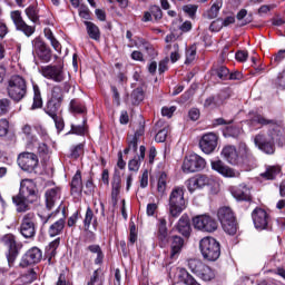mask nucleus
<instances>
[{
    "label": "nucleus",
    "instance_id": "nucleus-1",
    "mask_svg": "<svg viewBox=\"0 0 285 285\" xmlns=\"http://www.w3.org/2000/svg\"><path fill=\"white\" fill-rule=\"evenodd\" d=\"M253 126L258 124L259 126H269L268 134L272 137L274 144H278L279 146H284L285 144V126L278 124L275 120L266 119L264 116L256 114L250 119Z\"/></svg>",
    "mask_w": 285,
    "mask_h": 285
},
{
    "label": "nucleus",
    "instance_id": "nucleus-2",
    "mask_svg": "<svg viewBox=\"0 0 285 285\" xmlns=\"http://www.w3.org/2000/svg\"><path fill=\"white\" fill-rule=\"evenodd\" d=\"M199 250L207 262H217L222 255V245L214 237H204L199 242Z\"/></svg>",
    "mask_w": 285,
    "mask_h": 285
},
{
    "label": "nucleus",
    "instance_id": "nucleus-3",
    "mask_svg": "<svg viewBox=\"0 0 285 285\" xmlns=\"http://www.w3.org/2000/svg\"><path fill=\"white\" fill-rule=\"evenodd\" d=\"M8 97L13 101H21L28 92V85H26V79L21 76H12L8 81L7 87Z\"/></svg>",
    "mask_w": 285,
    "mask_h": 285
},
{
    "label": "nucleus",
    "instance_id": "nucleus-4",
    "mask_svg": "<svg viewBox=\"0 0 285 285\" xmlns=\"http://www.w3.org/2000/svg\"><path fill=\"white\" fill-rule=\"evenodd\" d=\"M217 217L222 224L223 230H225L227 235H235L237 233V219L230 207H220L217 212Z\"/></svg>",
    "mask_w": 285,
    "mask_h": 285
},
{
    "label": "nucleus",
    "instance_id": "nucleus-5",
    "mask_svg": "<svg viewBox=\"0 0 285 285\" xmlns=\"http://www.w3.org/2000/svg\"><path fill=\"white\" fill-rule=\"evenodd\" d=\"M186 209V199H184V189L176 187L169 195V215L177 218Z\"/></svg>",
    "mask_w": 285,
    "mask_h": 285
},
{
    "label": "nucleus",
    "instance_id": "nucleus-6",
    "mask_svg": "<svg viewBox=\"0 0 285 285\" xmlns=\"http://www.w3.org/2000/svg\"><path fill=\"white\" fill-rule=\"evenodd\" d=\"M63 101V90L59 86H55L51 90V98L47 102L45 112L49 117H57L59 115V108Z\"/></svg>",
    "mask_w": 285,
    "mask_h": 285
},
{
    "label": "nucleus",
    "instance_id": "nucleus-7",
    "mask_svg": "<svg viewBox=\"0 0 285 285\" xmlns=\"http://www.w3.org/2000/svg\"><path fill=\"white\" fill-rule=\"evenodd\" d=\"M181 168L184 173H199L206 168V160L197 154H191L185 157Z\"/></svg>",
    "mask_w": 285,
    "mask_h": 285
},
{
    "label": "nucleus",
    "instance_id": "nucleus-8",
    "mask_svg": "<svg viewBox=\"0 0 285 285\" xmlns=\"http://www.w3.org/2000/svg\"><path fill=\"white\" fill-rule=\"evenodd\" d=\"M193 226L203 233H215L218 228L217 220L208 215H200L193 218Z\"/></svg>",
    "mask_w": 285,
    "mask_h": 285
},
{
    "label": "nucleus",
    "instance_id": "nucleus-9",
    "mask_svg": "<svg viewBox=\"0 0 285 285\" xmlns=\"http://www.w3.org/2000/svg\"><path fill=\"white\" fill-rule=\"evenodd\" d=\"M254 144L257 146L258 150L265 153V155H273L275 153V140L267 131V134H257L254 137Z\"/></svg>",
    "mask_w": 285,
    "mask_h": 285
},
{
    "label": "nucleus",
    "instance_id": "nucleus-10",
    "mask_svg": "<svg viewBox=\"0 0 285 285\" xmlns=\"http://www.w3.org/2000/svg\"><path fill=\"white\" fill-rule=\"evenodd\" d=\"M1 243L8 248L7 259L9 266H13L17 257H19V245H17V239L14 238V235H4L1 238Z\"/></svg>",
    "mask_w": 285,
    "mask_h": 285
},
{
    "label": "nucleus",
    "instance_id": "nucleus-11",
    "mask_svg": "<svg viewBox=\"0 0 285 285\" xmlns=\"http://www.w3.org/2000/svg\"><path fill=\"white\" fill-rule=\"evenodd\" d=\"M18 166L26 173H32L39 166V157L35 153H21L18 156Z\"/></svg>",
    "mask_w": 285,
    "mask_h": 285
},
{
    "label": "nucleus",
    "instance_id": "nucleus-12",
    "mask_svg": "<svg viewBox=\"0 0 285 285\" xmlns=\"http://www.w3.org/2000/svg\"><path fill=\"white\" fill-rule=\"evenodd\" d=\"M217 141H219V137H217L215 132L205 134L199 140V148L205 155H210L212 153H215Z\"/></svg>",
    "mask_w": 285,
    "mask_h": 285
},
{
    "label": "nucleus",
    "instance_id": "nucleus-13",
    "mask_svg": "<svg viewBox=\"0 0 285 285\" xmlns=\"http://www.w3.org/2000/svg\"><path fill=\"white\" fill-rule=\"evenodd\" d=\"M252 218L254 222L255 228L257 230H266L268 228V222H271V216H268V213L266 210L257 207L252 213Z\"/></svg>",
    "mask_w": 285,
    "mask_h": 285
},
{
    "label": "nucleus",
    "instance_id": "nucleus-14",
    "mask_svg": "<svg viewBox=\"0 0 285 285\" xmlns=\"http://www.w3.org/2000/svg\"><path fill=\"white\" fill-rule=\"evenodd\" d=\"M11 19L17 28V30H20L26 35V37H32L35 35V27L29 26L23 21V18L21 17V11L16 10L11 12Z\"/></svg>",
    "mask_w": 285,
    "mask_h": 285
},
{
    "label": "nucleus",
    "instance_id": "nucleus-15",
    "mask_svg": "<svg viewBox=\"0 0 285 285\" xmlns=\"http://www.w3.org/2000/svg\"><path fill=\"white\" fill-rule=\"evenodd\" d=\"M20 233L27 239H30L35 235V213H28L23 216Z\"/></svg>",
    "mask_w": 285,
    "mask_h": 285
},
{
    "label": "nucleus",
    "instance_id": "nucleus-16",
    "mask_svg": "<svg viewBox=\"0 0 285 285\" xmlns=\"http://www.w3.org/2000/svg\"><path fill=\"white\" fill-rule=\"evenodd\" d=\"M41 72L46 79H52L57 83L63 81V67L61 66H46L42 67Z\"/></svg>",
    "mask_w": 285,
    "mask_h": 285
},
{
    "label": "nucleus",
    "instance_id": "nucleus-17",
    "mask_svg": "<svg viewBox=\"0 0 285 285\" xmlns=\"http://www.w3.org/2000/svg\"><path fill=\"white\" fill-rule=\"evenodd\" d=\"M230 99V92L228 90H222L216 96H212L205 100V108H219L226 104V100Z\"/></svg>",
    "mask_w": 285,
    "mask_h": 285
},
{
    "label": "nucleus",
    "instance_id": "nucleus-18",
    "mask_svg": "<svg viewBox=\"0 0 285 285\" xmlns=\"http://www.w3.org/2000/svg\"><path fill=\"white\" fill-rule=\"evenodd\" d=\"M230 194L237 202H252L253 196L250 195V187L246 184H240L238 186H233L229 188Z\"/></svg>",
    "mask_w": 285,
    "mask_h": 285
},
{
    "label": "nucleus",
    "instance_id": "nucleus-19",
    "mask_svg": "<svg viewBox=\"0 0 285 285\" xmlns=\"http://www.w3.org/2000/svg\"><path fill=\"white\" fill-rule=\"evenodd\" d=\"M41 257H43L41 249H39V247H32L23 255L20 262V266H22V268H26V266L39 264Z\"/></svg>",
    "mask_w": 285,
    "mask_h": 285
},
{
    "label": "nucleus",
    "instance_id": "nucleus-20",
    "mask_svg": "<svg viewBox=\"0 0 285 285\" xmlns=\"http://www.w3.org/2000/svg\"><path fill=\"white\" fill-rule=\"evenodd\" d=\"M157 239L160 248H166V246H168V243L170 242L166 218L158 219Z\"/></svg>",
    "mask_w": 285,
    "mask_h": 285
},
{
    "label": "nucleus",
    "instance_id": "nucleus-21",
    "mask_svg": "<svg viewBox=\"0 0 285 285\" xmlns=\"http://www.w3.org/2000/svg\"><path fill=\"white\" fill-rule=\"evenodd\" d=\"M32 46L35 48V50H37L40 59H42V61H50V59H52V51H50V48H48V46H46V42H43V40H41V38H36L32 41Z\"/></svg>",
    "mask_w": 285,
    "mask_h": 285
},
{
    "label": "nucleus",
    "instance_id": "nucleus-22",
    "mask_svg": "<svg viewBox=\"0 0 285 285\" xmlns=\"http://www.w3.org/2000/svg\"><path fill=\"white\" fill-rule=\"evenodd\" d=\"M212 168L216 170V173H219V175H223V177H239L238 171L226 166L222 160L212 161Z\"/></svg>",
    "mask_w": 285,
    "mask_h": 285
},
{
    "label": "nucleus",
    "instance_id": "nucleus-23",
    "mask_svg": "<svg viewBox=\"0 0 285 285\" xmlns=\"http://www.w3.org/2000/svg\"><path fill=\"white\" fill-rule=\"evenodd\" d=\"M45 198L47 210H52L55 204L61 199V189L59 187L48 189L45 194Z\"/></svg>",
    "mask_w": 285,
    "mask_h": 285
},
{
    "label": "nucleus",
    "instance_id": "nucleus-24",
    "mask_svg": "<svg viewBox=\"0 0 285 285\" xmlns=\"http://www.w3.org/2000/svg\"><path fill=\"white\" fill-rule=\"evenodd\" d=\"M222 156L228 164H232V166L239 164V154H237V148L233 145L225 146L222 150Z\"/></svg>",
    "mask_w": 285,
    "mask_h": 285
},
{
    "label": "nucleus",
    "instance_id": "nucleus-25",
    "mask_svg": "<svg viewBox=\"0 0 285 285\" xmlns=\"http://www.w3.org/2000/svg\"><path fill=\"white\" fill-rule=\"evenodd\" d=\"M19 195H22L23 197H35L37 196V185L35 181L30 179H23L20 183V191Z\"/></svg>",
    "mask_w": 285,
    "mask_h": 285
},
{
    "label": "nucleus",
    "instance_id": "nucleus-26",
    "mask_svg": "<svg viewBox=\"0 0 285 285\" xmlns=\"http://www.w3.org/2000/svg\"><path fill=\"white\" fill-rule=\"evenodd\" d=\"M12 202L16 205L17 213H28L30 210V199L28 196L18 194L12 197Z\"/></svg>",
    "mask_w": 285,
    "mask_h": 285
},
{
    "label": "nucleus",
    "instance_id": "nucleus-27",
    "mask_svg": "<svg viewBox=\"0 0 285 285\" xmlns=\"http://www.w3.org/2000/svg\"><path fill=\"white\" fill-rule=\"evenodd\" d=\"M145 132V126L144 122H139L138 128L135 131V135H129L127 137V144L129 149L134 150V153H137V144L139 141V138L144 135Z\"/></svg>",
    "mask_w": 285,
    "mask_h": 285
},
{
    "label": "nucleus",
    "instance_id": "nucleus-28",
    "mask_svg": "<svg viewBox=\"0 0 285 285\" xmlns=\"http://www.w3.org/2000/svg\"><path fill=\"white\" fill-rule=\"evenodd\" d=\"M139 155L135 156L128 163L129 170L137 173L139 170V167L141 166V161L146 158V147L140 146L139 147Z\"/></svg>",
    "mask_w": 285,
    "mask_h": 285
},
{
    "label": "nucleus",
    "instance_id": "nucleus-29",
    "mask_svg": "<svg viewBox=\"0 0 285 285\" xmlns=\"http://www.w3.org/2000/svg\"><path fill=\"white\" fill-rule=\"evenodd\" d=\"M121 190V176L115 174L111 181V204L112 206H117V198L119 197V193Z\"/></svg>",
    "mask_w": 285,
    "mask_h": 285
},
{
    "label": "nucleus",
    "instance_id": "nucleus-30",
    "mask_svg": "<svg viewBox=\"0 0 285 285\" xmlns=\"http://www.w3.org/2000/svg\"><path fill=\"white\" fill-rule=\"evenodd\" d=\"M170 248V258L176 259V257L179 255V253H181V249L184 248V238L180 236H173Z\"/></svg>",
    "mask_w": 285,
    "mask_h": 285
},
{
    "label": "nucleus",
    "instance_id": "nucleus-31",
    "mask_svg": "<svg viewBox=\"0 0 285 285\" xmlns=\"http://www.w3.org/2000/svg\"><path fill=\"white\" fill-rule=\"evenodd\" d=\"M176 228H177L178 233H180V235H184V237H189L190 236V219L188 218V216L183 215L179 218Z\"/></svg>",
    "mask_w": 285,
    "mask_h": 285
},
{
    "label": "nucleus",
    "instance_id": "nucleus-32",
    "mask_svg": "<svg viewBox=\"0 0 285 285\" xmlns=\"http://www.w3.org/2000/svg\"><path fill=\"white\" fill-rule=\"evenodd\" d=\"M63 228H66V219L60 218L50 225L48 234L50 237H57V235H61L63 233Z\"/></svg>",
    "mask_w": 285,
    "mask_h": 285
},
{
    "label": "nucleus",
    "instance_id": "nucleus-33",
    "mask_svg": "<svg viewBox=\"0 0 285 285\" xmlns=\"http://www.w3.org/2000/svg\"><path fill=\"white\" fill-rule=\"evenodd\" d=\"M87 35L90 39L94 41H99L101 39V31L99 30V27L90 21H85Z\"/></svg>",
    "mask_w": 285,
    "mask_h": 285
},
{
    "label": "nucleus",
    "instance_id": "nucleus-34",
    "mask_svg": "<svg viewBox=\"0 0 285 285\" xmlns=\"http://www.w3.org/2000/svg\"><path fill=\"white\" fill-rule=\"evenodd\" d=\"M83 183L81 180V171H77L71 180V195H81Z\"/></svg>",
    "mask_w": 285,
    "mask_h": 285
},
{
    "label": "nucleus",
    "instance_id": "nucleus-35",
    "mask_svg": "<svg viewBox=\"0 0 285 285\" xmlns=\"http://www.w3.org/2000/svg\"><path fill=\"white\" fill-rule=\"evenodd\" d=\"M223 6L224 0H215L212 7L207 10V19H217Z\"/></svg>",
    "mask_w": 285,
    "mask_h": 285
},
{
    "label": "nucleus",
    "instance_id": "nucleus-36",
    "mask_svg": "<svg viewBox=\"0 0 285 285\" xmlns=\"http://www.w3.org/2000/svg\"><path fill=\"white\" fill-rule=\"evenodd\" d=\"M197 277H200L204 282H210V279H215V272L210 267H208L206 264L203 265V268H200V272L196 274Z\"/></svg>",
    "mask_w": 285,
    "mask_h": 285
},
{
    "label": "nucleus",
    "instance_id": "nucleus-37",
    "mask_svg": "<svg viewBox=\"0 0 285 285\" xmlns=\"http://www.w3.org/2000/svg\"><path fill=\"white\" fill-rule=\"evenodd\" d=\"M204 265L205 264H203V262L197 258L187 259V267L194 273V275H198L199 272L204 268Z\"/></svg>",
    "mask_w": 285,
    "mask_h": 285
},
{
    "label": "nucleus",
    "instance_id": "nucleus-38",
    "mask_svg": "<svg viewBox=\"0 0 285 285\" xmlns=\"http://www.w3.org/2000/svg\"><path fill=\"white\" fill-rule=\"evenodd\" d=\"M279 173H282V168L279 166H267L266 170L261 174V177L264 179H274L279 175Z\"/></svg>",
    "mask_w": 285,
    "mask_h": 285
},
{
    "label": "nucleus",
    "instance_id": "nucleus-39",
    "mask_svg": "<svg viewBox=\"0 0 285 285\" xmlns=\"http://www.w3.org/2000/svg\"><path fill=\"white\" fill-rule=\"evenodd\" d=\"M33 104H32V110H37V108H41L43 106V99L41 98V90L39 89V86H33Z\"/></svg>",
    "mask_w": 285,
    "mask_h": 285
},
{
    "label": "nucleus",
    "instance_id": "nucleus-40",
    "mask_svg": "<svg viewBox=\"0 0 285 285\" xmlns=\"http://www.w3.org/2000/svg\"><path fill=\"white\" fill-rule=\"evenodd\" d=\"M26 14L32 23H39V9H37V6L31 4L26 9Z\"/></svg>",
    "mask_w": 285,
    "mask_h": 285
},
{
    "label": "nucleus",
    "instance_id": "nucleus-41",
    "mask_svg": "<svg viewBox=\"0 0 285 285\" xmlns=\"http://www.w3.org/2000/svg\"><path fill=\"white\" fill-rule=\"evenodd\" d=\"M236 19L240 21L239 26H248V23L253 22V16H248V11L246 9H242L237 13Z\"/></svg>",
    "mask_w": 285,
    "mask_h": 285
},
{
    "label": "nucleus",
    "instance_id": "nucleus-42",
    "mask_svg": "<svg viewBox=\"0 0 285 285\" xmlns=\"http://www.w3.org/2000/svg\"><path fill=\"white\" fill-rule=\"evenodd\" d=\"M144 89L142 88H136L132 92H131V104L134 106H139V104H141L144 101Z\"/></svg>",
    "mask_w": 285,
    "mask_h": 285
},
{
    "label": "nucleus",
    "instance_id": "nucleus-43",
    "mask_svg": "<svg viewBox=\"0 0 285 285\" xmlns=\"http://www.w3.org/2000/svg\"><path fill=\"white\" fill-rule=\"evenodd\" d=\"M87 250L97 255L95 264H101L104 262V252L101 250V247L99 245H89L87 247Z\"/></svg>",
    "mask_w": 285,
    "mask_h": 285
},
{
    "label": "nucleus",
    "instance_id": "nucleus-44",
    "mask_svg": "<svg viewBox=\"0 0 285 285\" xmlns=\"http://www.w3.org/2000/svg\"><path fill=\"white\" fill-rule=\"evenodd\" d=\"M167 184H168V175H166V173H161L157 183V190L159 195L164 196V194L166 193Z\"/></svg>",
    "mask_w": 285,
    "mask_h": 285
},
{
    "label": "nucleus",
    "instance_id": "nucleus-45",
    "mask_svg": "<svg viewBox=\"0 0 285 285\" xmlns=\"http://www.w3.org/2000/svg\"><path fill=\"white\" fill-rule=\"evenodd\" d=\"M213 75H217L219 79L226 80L228 79L230 71L228 70V68L220 66L213 69Z\"/></svg>",
    "mask_w": 285,
    "mask_h": 285
},
{
    "label": "nucleus",
    "instance_id": "nucleus-46",
    "mask_svg": "<svg viewBox=\"0 0 285 285\" xmlns=\"http://www.w3.org/2000/svg\"><path fill=\"white\" fill-rule=\"evenodd\" d=\"M100 269H96L88 281L87 285H104V278L99 276Z\"/></svg>",
    "mask_w": 285,
    "mask_h": 285
},
{
    "label": "nucleus",
    "instance_id": "nucleus-47",
    "mask_svg": "<svg viewBox=\"0 0 285 285\" xmlns=\"http://www.w3.org/2000/svg\"><path fill=\"white\" fill-rule=\"evenodd\" d=\"M70 110L71 112H77L78 115H81L86 112V107L77 101V99H72L70 101Z\"/></svg>",
    "mask_w": 285,
    "mask_h": 285
},
{
    "label": "nucleus",
    "instance_id": "nucleus-48",
    "mask_svg": "<svg viewBox=\"0 0 285 285\" xmlns=\"http://www.w3.org/2000/svg\"><path fill=\"white\" fill-rule=\"evenodd\" d=\"M195 57H197V47L191 46L186 50L185 63L189 65L191 61H195Z\"/></svg>",
    "mask_w": 285,
    "mask_h": 285
},
{
    "label": "nucleus",
    "instance_id": "nucleus-49",
    "mask_svg": "<svg viewBox=\"0 0 285 285\" xmlns=\"http://www.w3.org/2000/svg\"><path fill=\"white\" fill-rule=\"evenodd\" d=\"M83 155V144H79L71 148L70 158L71 159H79Z\"/></svg>",
    "mask_w": 285,
    "mask_h": 285
},
{
    "label": "nucleus",
    "instance_id": "nucleus-50",
    "mask_svg": "<svg viewBox=\"0 0 285 285\" xmlns=\"http://www.w3.org/2000/svg\"><path fill=\"white\" fill-rule=\"evenodd\" d=\"M8 112H10V99H0V117L8 115Z\"/></svg>",
    "mask_w": 285,
    "mask_h": 285
},
{
    "label": "nucleus",
    "instance_id": "nucleus-51",
    "mask_svg": "<svg viewBox=\"0 0 285 285\" xmlns=\"http://www.w3.org/2000/svg\"><path fill=\"white\" fill-rule=\"evenodd\" d=\"M197 4H187L183 7V12H185V14H188L190 19H195V14H197Z\"/></svg>",
    "mask_w": 285,
    "mask_h": 285
},
{
    "label": "nucleus",
    "instance_id": "nucleus-52",
    "mask_svg": "<svg viewBox=\"0 0 285 285\" xmlns=\"http://www.w3.org/2000/svg\"><path fill=\"white\" fill-rule=\"evenodd\" d=\"M166 137H168V127L158 129V132L156 134L155 139L158 144H164V141H166Z\"/></svg>",
    "mask_w": 285,
    "mask_h": 285
},
{
    "label": "nucleus",
    "instance_id": "nucleus-53",
    "mask_svg": "<svg viewBox=\"0 0 285 285\" xmlns=\"http://www.w3.org/2000/svg\"><path fill=\"white\" fill-rule=\"evenodd\" d=\"M196 179L198 180V186L200 188H204L205 186H210V184H213V179H210L206 175H197Z\"/></svg>",
    "mask_w": 285,
    "mask_h": 285
},
{
    "label": "nucleus",
    "instance_id": "nucleus-54",
    "mask_svg": "<svg viewBox=\"0 0 285 285\" xmlns=\"http://www.w3.org/2000/svg\"><path fill=\"white\" fill-rule=\"evenodd\" d=\"M187 188H188L189 193H195V190H197V188H200L199 180H197V176L189 178L187 180Z\"/></svg>",
    "mask_w": 285,
    "mask_h": 285
},
{
    "label": "nucleus",
    "instance_id": "nucleus-55",
    "mask_svg": "<svg viewBox=\"0 0 285 285\" xmlns=\"http://www.w3.org/2000/svg\"><path fill=\"white\" fill-rule=\"evenodd\" d=\"M51 119H53L58 132H61L65 128L63 118L59 114H56V116H51Z\"/></svg>",
    "mask_w": 285,
    "mask_h": 285
},
{
    "label": "nucleus",
    "instance_id": "nucleus-56",
    "mask_svg": "<svg viewBox=\"0 0 285 285\" xmlns=\"http://www.w3.org/2000/svg\"><path fill=\"white\" fill-rule=\"evenodd\" d=\"M92 217H95V214L92 213V209L89 207L86 212V216L83 220L86 230L90 228V224H92Z\"/></svg>",
    "mask_w": 285,
    "mask_h": 285
},
{
    "label": "nucleus",
    "instance_id": "nucleus-57",
    "mask_svg": "<svg viewBox=\"0 0 285 285\" xmlns=\"http://www.w3.org/2000/svg\"><path fill=\"white\" fill-rule=\"evenodd\" d=\"M9 128L10 122H8V119H0V137H6Z\"/></svg>",
    "mask_w": 285,
    "mask_h": 285
},
{
    "label": "nucleus",
    "instance_id": "nucleus-58",
    "mask_svg": "<svg viewBox=\"0 0 285 285\" xmlns=\"http://www.w3.org/2000/svg\"><path fill=\"white\" fill-rule=\"evenodd\" d=\"M150 12L153 17H155L156 21L164 17V13L161 12V8H159V6H153L150 8Z\"/></svg>",
    "mask_w": 285,
    "mask_h": 285
},
{
    "label": "nucleus",
    "instance_id": "nucleus-59",
    "mask_svg": "<svg viewBox=\"0 0 285 285\" xmlns=\"http://www.w3.org/2000/svg\"><path fill=\"white\" fill-rule=\"evenodd\" d=\"M35 279H37V273L35 272V269H30V271L23 276V281L27 282V284H32V282H35Z\"/></svg>",
    "mask_w": 285,
    "mask_h": 285
},
{
    "label": "nucleus",
    "instance_id": "nucleus-60",
    "mask_svg": "<svg viewBox=\"0 0 285 285\" xmlns=\"http://www.w3.org/2000/svg\"><path fill=\"white\" fill-rule=\"evenodd\" d=\"M72 135H86V126L79 125V126H71V131Z\"/></svg>",
    "mask_w": 285,
    "mask_h": 285
},
{
    "label": "nucleus",
    "instance_id": "nucleus-61",
    "mask_svg": "<svg viewBox=\"0 0 285 285\" xmlns=\"http://www.w3.org/2000/svg\"><path fill=\"white\" fill-rule=\"evenodd\" d=\"M59 244H60L59 238L55 239L49 244V250H50L51 257H55V255H57V248H59Z\"/></svg>",
    "mask_w": 285,
    "mask_h": 285
},
{
    "label": "nucleus",
    "instance_id": "nucleus-62",
    "mask_svg": "<svg viewBox=\"0 0 285 285\" xmlns=\"http://www.w3.org/2000/svg\"><path fill=\"white\" fill-rule=\"evenodd\" d=\"M174 52L170 53V61L173 63H175L176 61H179V45L178 43H175L174 45Z\"/></svg>",
    "mask_w": 285,
    "mask_h": 285
},
{
    "label": "nucleus",
    "instance_id": "nucleus-63",
    "mask_svg": "<svg viewBox=\"0 0 285 285\" xmlns=\"http://www.w3.org/2000/svg\"><path fill=\"white\" fill-rule=\"evenodd\" d=\"M148 186V170H145L140 177V188H146Z\"/></svg>",
    "mask_w": 285,
    "mask_h": 285
},
{
    "label": "nucleus",
    "instance_id": "nucleus-64",
    "mask_svg": "<svg viewBox=\"0 0 285 285\" xmlns=\"http://www.w3.org/2000/svg\"><path fill=\"white\" fill-rule=\"evenodd\" d=\"M277 86H279V88H285V72H282L278 75L277 77Z\"/></svg>",
    "mask_w": 285,
    "mask_h": 285
}]
</instances>
